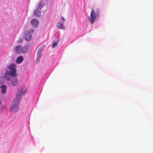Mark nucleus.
Returning <instances> with one entry per match:
<instances>
[{
	"label": "nucleus",
	"mask_w": 153,
	"mask_h": 153,
	"mask_svg": "<svg viewBox=\"0 0 153 153\" xmlns=\"http://www.w3.org/2000/svg\"><path fill=\"white\" fill-rule=\"evenodd\" d=\"M57 27L59 29H64V26L62 25V23L60 22H59L57 24Z\"/></svg>",
	"instance_id": "nucleus-13"
},
{
	"label": "nucleus",
	"mask_w": 153,
	"mask_h": 153,
	"mask_svg": "<svg viewBox=\"0 0 153 153\" xmlns=\"http://www.w3.org/2000/svg\"><path fill=\"white\" fill-rule=\"evenodd\" d=\"M27 92L26 90L23 91L22 89L18 90L16 97L13 101L10 107V110L12 112L14 113L17 111L19 109V103L20 98L24 95V93Z\"/></svg>",
	"instance_id": "nucleus-1"
},
{
	"label": "nucleus",
	"mask_w": 153,
	"mask_h": 153,
	"mask_svg": "<svg viewBox=\"0 0 153 153\" xmlns=\"http://www.w3.org/2000/svg\"><path fill=\"white\" fill-rule=\"evenodd\" d=\"M99 16L97 14V11L96 14L94 9H92L91 12L90 16L88 17V20L91 24H93L95 21V19L97 17L98 18Z\"/></svg>",
	"instance_id": "nucleus-3"
},
{
	"label": "nucleus",
	"mask_w": 153,
	"mask_h": 153,
	"mask_svg": "<svg viewBox=\"0 0 153 153\" xmlns=\"http://www.w3.org/2000/svg\"><path fill=\"white\" fill-rule=\"evenodd\" d=\"M10 70V73L11 77L16 76L17 77V74H16V65L13 64L10 65L8 67Z\"/></svg>",
	"instance_id": "nucleus-4"
},
{
	"label": "nucleus",
	"mask_w": 153,
	"mask_h": 153,
	"mask_svg": "<svg viewBox=\"0 0 153 153\" xmlns=\"http://www.w3.org/2000/svg\"><path fill=\"white\" fill-rule=\"evenodd\" d=\"M41 54L38 53H37L36 58V63H37L39 61V59H40Z\"/></svg>",
	"instance_id": "nucleus-14"
},
{
	"label": "nucleus",
	"mask_w": 153,
	"mask_h": 153,
	"mask_svg": "<svg viewBox=\"0 0 153 153\" xmlns=\"http://www.w3.org/2000/svg\"><path fill=\"white\" fill-rule=\"evenodd\" d=\"M23 58L22 56L18 57L16 59V62L17 64L21 63L23 60Z\"/></svg>",
	"instance_id": "nucleus-9"
},
{
	"label": "nucleus",
	"mask_w": 153,
	"mask_h": 153,
	"mask_svg": "<svg viewBox=\"0 0 153 153\" xmlns=\"http://www.w3.org/2000/svg\"><path fill=\"white\" fill-rule=\"evenodd\" d=\"M44 48V45L41 46L38 49L37 53H38L41 54L42 52L43 49Z\"/></svg>",
	"instance_id": "nucleus-11"
},
{
	"label": "nucleus",
	"mask_w": 153,
	"mask_h": 153,
	"mask_svg": "<svg viewBox=\"0 0 153 153\" xmlns=\"http://www.w3.org/2000/svg\"><path fill=\"white\" fill-rule=\"evenodd\" d=\"M10 83L13 86L15 85L17 83V78L15 76V77L12 78L11 79Z\"/></svg>",
	"instance_id": "nucleus-8"
},
{
	"label": "nucleus",
	"mask_w": 153,
	"mask_h": 153,
	"mask_svg": "<svg viewBox=\"0 0 153 153\" xmlns=\"http://www.w3.org/2000/svg\"><path fill=\"white\" fill-rule=\"evenodd\" d=\"M41 3L39 4V6H38V8H39V9H41L42 7V5H41Z\"/></svg>",
	"instance_id": "nucleus-17"
},
{
	"label": "nucleus",
	"mask_w": 153,
	"mask_h": 153,
	"mask_svg": "<svg viewBox=\"0 0 153 153\" xmlns=\"http://www.w3.org/2000/svg\"><path fill=\"white\" fill-rule=\"evenodd\" d=\"M33 13L34 15L35 16H38L40 15L41 12L38 9H36L33 12Z\"/></svg>",
	"instance_id": "nucleus-10"
},
{
	"label": "nucleus",
	"mask_w": 153,
	"mask_h": 153,
	"mask_svg": "<svg viewBox=\"0 0 153 153\" xmlns=\"http://www.w3.org/2000/svg\"><path fill=\"white\" fill-rule=\"evenodd\" d=\"M28 49V46L27 45H25L23 47L21 45H18L16 47L15 51L18 54L24 53L27 51Z\"/></svg>",
	"instance_id": "nucleus-2"
},
{
	"label": "nucleus",
	"mask_w": 153,
	"mask_h": 153,
	"mask_svg": "<svg viewBox=\"0 0 153 153\" xmlns=\"http://www.w3.org/2000/svg\"><path fill=\"white\" fill-rule=\"evenodd\" d=\"M33 31H34V30H33V29H32L31 30H30V31L32 32V33H33Z\"/></svg>",
	"instance_id": "nucleus-19"
},
{
	"label": "nucleus",
	"mask_w": 153,
	"mask_h": 153,
	"mask_svg": "<svg viewBox=\"0 0 153 153\" xmlns=\"http://www.w3.org/2000/svg\"><path fill=\"white\" fill-rule=\"evenodd\" d=\"M24 37L27 41H29L31 38V35L30 32L28 31L25 32Z\"/></svg>",
	"instance_id": "nucleus-5"
},
{
	"label": "nucleus",
	"mask_w": 153,
	"mask_h": 153,
	"mask_svg": "<svg viewBox=\"0 0 153 153\" xmlns=\"http://www.w3.org/2000/svg\"><path fill=\"white\" fill-rule=\"evenodd\" d=\"M1 92L2 93H5L6 92L7 86L4 85H3L1 86Z\"/></svg>",
	"instance_id": "nucleus-12"
},
{
	"label": "nucleus",
	"mask_w": 153,
	"mask_h": 153,
	"mask_svg": "<svg viewBox=\"0 0 153 153\" xmlns=\"http://www.w3.org/2000/svg\"><path fill=\"white\" fill-rule=\"evenodd\" d=\"M23 38H20L18 40V42L19 43H21L23 42Z\"/></svg>",
	"instance_id": "nucleus-16"
},
{
	"label": "nucleus",
	"mask_w": 153,
	"mask_h": 153,
	"mask_svg": "<svg viewBox=\"0 0 153 153\" xmlns=\"http://www.w3.org/2000/svg\"><path fill=\"white\" fill-rule=\"evenodd\" d=\"M30 23L33 27H36L38 26L39 22L37 19H32Z\"/></svg>",
	"instance_id": "nucleus-6"
},
{
	"label": "nucleus",
	"mask_w": 153,
	"mask_h": 153,
	"mask_svg": "<svg viewBox=\"0 0 153 153\" xmlns=\"http://www.w3.org/2000/svg\"><path fill=\"white\" fill-rule=\"evenodd\" d=\"M61 19L62 20L63 22H64L65 20V19L63 17H61Z\"/></svg>",
	"instance_id": "nucleus-18"
},
{
	"label": "nucleus",
	"mask_w": 153,
	"mask_h": 153,
	"mask_svg": "<svg viewBox=\"0 0 153 153\" xmlns=\"http://www.w3.org/2000/svg\"><path fill=\"white\" fill-rule=\"evenodd\" d=\"M4 78L7 81H10L11 79V76L8 71H6L4 75Z\"/></svg>",
	"instance_id": "nucleus-7"
},
{
	"label": "nucleus",
	"mask_w": 153,
	"mask_h": 153,
	"mask_svg": "<svg viewBox=\"0 0 153 153\" xmlns=\"http://www.w3.org/2000/svg\"><path fill=\"white\" fill-rule=\"evenodd\" d=\"M57 43H58L57 42H54L53 43V44L52 45V47L53 48H54V47H56L57 45Z\"/></svg>",
	"instance_id": "nucleus-15"
},
{
	"label": "nucleus",
	"mask_w": 153,
	"mask_h": 153,
	"mask_svg": "<svg viewBox=\"0 0 153 153\" xmlns=\"http://www.w3.org/2000/svg\"><path fill=\"white\" fill-rule=\"evenodd\" d=\"M4 108V106H2L1 107V109H3V108Z\"/></svg>",
	"instance_id": "nucleus-20"
}]
</instances>
